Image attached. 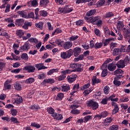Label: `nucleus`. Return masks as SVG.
I'll return each instance as SVG.
<instances>
[{
	"label": "nucleus",
	"instance_id": "nucleus-33",
	"mask_svg": "<svg viewBox=\"0 0 130 130\" xmlns=\"http://www.w3.org/2000/svg\"><path fill=\"white\" fill-rule=\"evenodd\" d=\"M92 118H93V116L92 115H87L83 118L84 120V123L88 122V121H90V120H92Z\"/></svg>",
	"mask_w": 130,
	"mask_h": 130
},
{
	"label": "nucleus",
	"instance_id": "nucleus-62",
	"mask_svg": "<svg viewBox=\"0 0 130 130\" xmlns=\"http://www.w3.org/2000/svg\"><path fill=\"white\" fill-rule=\"evenodd\" d=\"M11 112L13 116H16L17 115V114L18 113V111H17V110L15 109H11Z\"/></svg>",
	"mask_w": 130,
	"mask_h": 130
},
{
	"label": "nucleus",
	"instance_id": "nucleus-4",
	"mask_svg": "<svg viewBox=\"0 0 130 130\" xmlns=\"http://www.w3.org/2000/svg\"><path fill=\"white\" fill-rule=\"evenodd\" d=\"M74 51L73 49H70L66 52H61L60 53V56L63 59H68L73 55Z\"/></svg>",
	"mask_w": 130,
	"mask_h": 130
},
{
	"label": "nucleus",
	"instance_id": "nucleus-38",
	"mask_svg": "<svg viewBox=\"0 0 130 130\" xmlns=\"http://www.w3.org/2000/svg\"><path fill=\"white\" fill-rule=\"evenodd\" d=\"M30 126L36 127V128H40L41 127V125H40V124H38V123H36L35 122H31Z\"/></svg>",
	"mask_w": 130,
	"mask_h": 130
},
{
	"label": "nucleus",
	"instance_id": "nucleus-29",
	"mask_svg": "<svg viewBox=\"0 0 130 130\" xmlns=\"http://www.w3.org/2000/svg\"><path fill=\"white\" fill-rule=\"evenodd\" d=\"M58 71H59L58 68L52 69L47 72V75H48V76H51V75H52L54 73H58Z\"/></svg>",
	"mask_w": 130,
	"mask_h": 130
},
{
	"label": "nucleus",
	"instance_id": "nucleus-43",
	"mask_svg": "<svg viewBox=\"0 0 130 130\" xmlns=\"http://www.w3.org/2000/svg\"><path fill=\"white\" fill-rule=\"evenodd\" d=\"M35 26L37 27V28L42 30V29H43V22H39L38 23H36Z\"/></svg>",
	"mask_w": 130,
	"mask_h": 130
},
{
	"label": "nucleus",
	"instance_id": "nucleus-57",
	"mask_svg": "<svg viewBox=\"0 0 130 130\" xmlns=\"http://www.w3.org/2000/svg\"><path fill=\"white\" fill-rule=\"evenodd\" d=\"M28 41H29V42H31L32 43H38V40H37V39L36 38H30L29 40Z\"/></svg>",
	"mask_w": 130,
	"mask_h": 130
},
{
	"label": "nucleus",
	"instance_id": "nucleus-37",
	"mask_svg": "<svg viewBox=\"0 0 130 130\" xmlns=\"http://www.w3.org/2000/svg\"><path fill=\"white\" fill-rule=\"evenodd\" d=\"M24 34V32H23V30L21 29L16 31V35L19 37V38H22V36H23Z\"/></svg>",
	"mask_w": 130,
	"mask_h": 130
},
{
	"label": "nucleus",
	"instance_id": "nucleus-40",
	"mask_svg": "<svg viewBox=\"0 0 130 130\" xmlns=\"http://www.w3.org/2000/svg\"><path fill=\"white\" fill-rule=\"evenodd\" d=\"M102 46H103V43L97 42L94 44V49H99V48H101Z\"/></svg>",
	"mask_w": 130,
	"mask_h": 130
},
{
	"label": "nucleus",
	"instance_id": "nucleus-25",
	"mask_svg": "<svg viewBox=\"0 0 130 130\" xmlns=\"http://www.w3.org/2000/svg\"><path fill=\"white\" fill-rule=\"evenodd\" d=\"M17 14L22 18H27V12L23 10L18 11Z\"/></svg>",
	"mask_w": 130,
	"mask_h": 130
},
{
	"label": "nucleus",
	"instance_id": "nucleus-9",
	"mask_svg": "<svg viewBox=\"0 0 130 130\" xmlns=\"http://www.w3.org/2000/svg\"><path fill=\"white\" fill-rule=\"evenodd\" d=\"M72 46H73V42H70V41L63 42V44H62V47L65 50H68V49L72 48Z\"/></svg>",
	"mask_w": 130,
	"mask_h": 130
},
{
	"label": "nucleus",
	"instance_id": "nucleus-44",
	"mask_svg": "<svg viewBox=\"0 0 130 130\" xmlns=\"http://www.w3.org/2000/svg\"><path fill=\"white\" fill-rule=\"evenodd\" d=\"M35 15H36V20H39L41 16L40 14L39 15V9L37 8L35 10Z\"/></svg>",
	"mask_w": 130,
	"mask_h": 130
},
{
	"label": "nucleus",
	"instance_id": "nucleus-45",
	"mask_svg": "<svg viewBox=\"0 0 130 130\" xmlns=\"http://www.w3.org/2000/svg\"><path fill=\"white\" fill-rule=\"evenodd\" d=\"M34 82H35L34 78H29L25 80V83H26V84H32V83H34Z\"/></svg>",
	"mask_w": 130,
	"mask_h": 130
},
{
	"label": "nucleus",
	"instance_id": "nucleus-10",
	"mask_svg": "<svg viewBox=\"0 0 130 130\" xmlns=\"http://www.w3.org/2000/svg\"><path fill=\"white\" fill-rule=\"evenodd\" d=\"M77 77L78 75L76 74H72L70 76H68L67 77L68 82L70 84H72V83H74V82L76 81Z\"/></svg>",
	"mask_w": 130,
	"mask_h": 130
},
{
	"label": "nucleus",
	"instance_id": "nucleus-32",
	"mask_svg": "<svg viewBox=\"0 0 130 130\" xmlns=\"http://www.w3.org/2000/svg\"><path fill=\"white\" fill-rule=\"evenodd\" d=\"M43 83L46 84H53L54 83V79L51 78L45 79L44 80Z\"/></svg>",
	"mask_w": 130,
	"mask_h": 130
},
{
	"label": "nucleus",
	"instance_id": "nucleus-19",
	"mask_svg": "<svg viewBox=\"0 0 130 130\" xmlns=\"http://www.w3.org/2000/svg\"><path fill=\"white\" fill-rule=\"evenodd\" d=\"M31 26L32 22H30L28 21H24L23 25H22V28L23 29H24V30H28V28H29V27H31Z\"/></svg>",
	"mask_w": 130,
	"mask_h": 130
},
{
	"label": "nucleus",
	"instance_id": "nucleus-14",
	"mask_svg": "<svg viewBox=\"0 0 130 130\" xmlns=\"http://www.w3.org/2000/svg\"><path fill=\"white\" fill-rule=\"evenodd\" d=\"M24 22H25V20H24L23 19H22V18L17 19L15 21V25H16V26H18L19 27H22V26L24 25Z\"/></svg>",
	"mask_w": 130,
	"mask_h": 130
},
{
	"label": "nucleus",
	"instance_id": "nucleus-13",
	"mask_svg": "<svg viewBox=\"0 0 130 130\" xmlns=\"http://www.w3.org/2000/svg\"><path fill=\"white\" fill-rule=\"evenodd\" d=\"M83 65L82 64H78L75 69L71 70V73L77 72L78 73H82L84 71V68H83Z\"/></svg>",
	"mask_w": 130,
	"mask_h": 130
},
{
	"label": "nucleus",
	"instance_id": "nucleus-15",
	"mask_svg": "<svg viewBox=\"0 0 130 130\" xmlns=\"http://www.w3.org/2000/svg\"><path fill=\"white\" fill-rule=\"evenodd\" d=\"M11 83V81L10 80H6L4 83V89L5 90H11L12 89V85L10 84Z\"/></svg>",
	"mask_w": 130,
	"mask_h": 130
},
{
	"label": "nucleus",
	"instance_id": "nucleus-42",
	"mask_svg": "<svg viewBox=\"0 0 130 130\" xmlns=\"http://www.w3.org/2000/svg\"><path fill=\"white\" fill-rule=\"evenodd\" d=\"M49 3V0H41L40 5V6H42V7H43V6H46Z\"/></svg>",
	"mask_w": 130,
	"mask_h": 130
},
{
	"label": "nucleus",
	"instance_id": "nucleus-58",
	"mask_svg": "<svg viewBox=\"0 0 130 130\" xmlns=\"http://www.w3.org/2000/svg\"><path fill=\"white\" fill-rule=\"evenodd\" d=\"M101 116H102V118H105L108 115V112L105 111L102 112L101 114Z\"/></svg>",
	"mask_w": 130,
	"mask_h": 130
},
{
	"label": "nucleus",
	"instance_id": "nucleus-16",
	"mask_svg": "<svg viewBox=\"0 0 130 130\" xmlns=\"http://www.w3.org/2000/svg\"><path fill=\"white\" fill-rule=\"evenodd\" d=\"M99 83H101V80L99 79H97V77L94 76L91 79V84L93 86H95L96 84H99Z\"/></svg>",
	"mask_w": 130,
	"mask_h": 130
},
{
	"label": "nucleus",
	"instance_id": "nucleus-20",
	"mask_svg": "<svg viewBox=\"0 0 130 130\" xmlns=\"http://www.w3.org/2000/svg\"><path fill=\"white\" fill-rule=\"evenodd\" d=\"M71 89V87L69 84H64L61 86V92H68Z\"/></svg>",
	"mask_w": 130,
	"mask_h": 130
},
{
	"label": "nucleus",
	"instance_id": "nucleus-35",
	"mask_svg": "<svg viewBox=\"0 0 130 130\" xmlns=\"http://www.w3.org/2000/svg\"><path fill=\"white\" fill-rule=\"evenodd\" d=\"M123 36L125 39H129L130 37V29L127 30V31H124Z\"/></svg>",
	"mask_w": 130,
	"mask_h": 130
},
{
	"label": "nucleus",
	"instance_id": "nucleus-46",
	"mask_svg": "<svg viewBox=\"0 0 130 130\" xmlns=\"http://www.w3.org/2000/svg\"><path fill=\"white\" fill-rule=\"evenodd\" d=\"M90 87V83H88L85 85H84L83 86L80 87V90H81L82 91H84L85 90H87V89H88V88H89Z\"/></svg>",
	"mask_w": 130,
	"mask_h": 130
},
{
	"label": "nucleus",
	"instance_id": "nucleus-11",
	"mask_svg": "<svg viewBox=\"0 0 130 130\" xmlns=\"http://www.w3.org/2000/svg\"><path fill=\"white\" fill-rule=\"evenodd\" d=\"M111 105L114 107V109L112 110V114H116V113H118L119 111V107H118V105L114 102L111 103Z\"/></svg>",
	"mask_w": 130,
	"mask_h": 130
},
{
	"label": "nucleus",
	"instance_id": "nucleus-30",
	"mask_svg": "<svg viewBox=\"0 0 130 130\" xmlns=\"http://www.w3.org/2000/svg\"><path fill=\"white\" fill-rule=\"evenodd\" d=\"M124 27V24H123V22H122L121 21H118L117 23V28L118 30H120V29H122Z\"/></svg>",
	"mask_w": 130,
	"mask_h": 130
},
{
	"label": "nucleus",
	"instance_id": "nucleus-59",
	"mask_svg": "<svg viewBox=\"0 0 130 130\" xmlns=\"http://www.w3.org/2000/svg\"><path fill=\"white\" fill-rule=\"evenodd\" d=\"M118 79H115L113 81V83L114 84H115V86H116V87H119V86H120L121 85V82H120V81L116 80Z\"/></svg>",
	"mask_w": 130,
	"mask_h": 130
},
{
	"label": "nucleus",
	"instance_id": "nucleus-23",
	"mask_svg": "<svg viewBox=\"0 0 130 130\" xmlns=\"http://www.w3.org/2000/svg\"><path fill=\"white\" fill-rule=\"evenodd\" d=\"M47 112L49 114H51V115H54L55 114V110L51 107L47 108Z\"/></svg>",
	"mask_w": 130,
	"mask_h": 130
},
{
	"label": "nucleus",
	"instance_id": "nucleus-2",
	"mask_svg": "<svg viewBox=\"0 0 130 130\" xmlns=\"http://www.w3.org/2000/svg\"><path fill=\"white\" fill-rule=\"evenodd\" d=\"M74 11L73 7H70V5H66L64 7H60L58 9L59 14H70L72 11Z\"/></svg>",
	"mask_w": 130,
	"mask_h": 130
},
{
	"label": "nucleus",
	"instance_id": "nucleus-5",
	"mask_svg": "<svg viewBox=\"0 0 130 130\" xmlns=\"http://www.w3.org/2000/svg\"><path fill=\"white\" fill-rule=\"evenodd\" d=\"M30 48H31V44L29 43V42L27 41L24 43L23 46L20 47V52L28 51Z\"/></svg>",
	"mask_w": 130,
	"mask_h": 130
},
{
	"label": "nucleus",
	"instance_id": "nucleus-12",
	"mask_svg": "<svg viewBox=\"0 0 130 130\" xmlns=\"http://www.w3.org/2000/svg\"><path fill=\"white\" fill-rule=\"evenodd\" d=\"M24 70L27 71V73H34L36 68L33 66L28 65L24 67Z\"/></svg>",
	"mask_w": 130,
	"mask_h": 130
},
{
	"label": "nucleus",
	"instance_id": "nucleus-8",
	"mask_svg": "<svg viewBox=\"0 0 130 130\" xmlns=\"http://www.w3.org/2000/svg\"><path fill=\"white\" fill-rule=\"evenodd\" d=\"M125 58H124V60H120L117 63H116L117 68L119 69H123L124 67H125V64H127V63H129L128 62L126 63L125 62Z\"/></svg>",
	"mask_w": 130,
	"mask_h": 130
},
{
	"label": "nucleus",
	"instance_id": "nucleus-61",
	"mask_svg": "<svg viewBox=\"0 0 130 130\" xmlns=\"http://www.w3.org/2000/svg\"><path fill=\"white\" fill-rule=\"evenodd\" d=\"M94 32L95 35H96V36H101V31H100V30H99V29H97V28L94 29Z\"/></svg>",
	"mask_w": 130,
	"mask_h": 130
},
{
	"label": "nucleus",
	"instance_id": "nucleus-56",
	"mask_svg": "<svg viewBox=\"0 0 130 130\" xmlns=\"http://www.w3.org/2000/svg\"><path fill=\"white\" fill-rule=\"evenodd\" d=\"M84 24V20H79L76 22V25L77 26H83Z\"/></svg>",
	"mask_w": 130,
	"mask_h": 130
},
{
	"label": "nucleus",
	"instance_id": "nucleus-22",
	"mask_svg": "<svg viewBox=\"0 0 130 130\" xmlns=\"http://www.w3.org/2000/svg\"><path fill=\"white\" fill-rule=\"evenodd\" d=\"M36 67L38 69V71H41V70H45L47 67L44 66L43 63H38L36 65Z\"/></svg>",
	"mask_w": 130,
	"mask_h": 130
},
{
	"label": "nucleus",
	"instance_id": "nucleus-21",
	"mask_svg": "<svg viewBox=\"0 0 130 130\" xmlns=\"http://www.w3.org/2000/svg\"><path fill=\"white\" fill-rule=\"evenodd\" d=\"M56 120H61L63 118L62 115L55 113L54 115H51Z\"/></svg>",
	"mask_w": 130,
	"mask_h": 130
},
{
	"label": "nucleus",
	"instance_id": "nucleus-24",
	"mask_svg": "<svg viewBox=\"0 0 130 130\" xmlns=\"http://www.w3.org/2000/svg\"><path fill=\"white\" fill-rule=\"evenodd\" d=\"M60 33H62V30L60 28L57 27L54 31L52 32V36L57 35V34H60Z\"/></svg>",
	"mask_w": 130,
	"mask_h": 130
},
{
	"label": "nucleus",
	"instance_id": "nucleus-55",
	"mask_svg": "<svg viewBox=\"0 0 130 130\" xmlns=\"http://www.w3.org/2000/svg\"><path fill=\"white\" fill-rule=\"evenodd\" d=\"M118 125H112L109 127V130H118Z\"/></svg>",
	"mask_w": 130,
	"mask_h": 130
},
{
	"label": "nucleus",
	"instance_id": "nucleus-50",
	"mask_svg": "<svg viewBox=\"0 0 130 130\" xmlns=\"http://www.w3.org/2000/svg\"><path fill=\"white\" fill-rule=\"evenodd\" d=\"M63 97H64V94L62 92L59 93L57 95V100H62Z\"/></svg>",
	"mask_w": 130,
	"mask_h": 130
},
{
	"label": "nucleus",
	"instance_id": "nucleus-26",
	"mask_svg": "<svg viewBox=\"0 0 130 130\" xmlns=\"http://www.w3.org/2000/svg\"><path fill=\"white\" fill-rule=\"evenodd\" d=\"M121 52H120V48H115L113 50V55L116 56V55H118L119 54H120Z\"/></svg>",
	"mask_w": 130,
	"mask_h": 130
},
{
	"label": "nucleus",
	"instance_id": "nucleus-49",
	"mask_svg": "<svg viewBox=\"0 0 130 130\" xmlns=\"http://www.w3.org/2000/svg\"><path fill=\"white\" fill-rule=\"evenodd\" d=\"M30 109H32V110H38L39 109H40V107L38 105H34L30 107Z\"/></svg>",
	"mask_w": 130,
	"mask_h": 130
},
{
	"label": "nucleus",
	"instance_id": "nucleus-64",
	"mask_svg": "<svg viewBox=\"0 0 130 130\" xmlns=\"http://www.w3.org/2000/svg\"><path fill=\"white\" fill-rule=\"evenodd\" d=\"M10 10H11V4H7L6 7L5 13H9V12H10Z\"/></svg>",
	"mask_w": 130,
	"mask_h": 130
},
{
	"label": "nucleus",
	"instance_id": "nucleus-18",
	"mask_svg": "<svg viewBox=\"0 0 130 130\" xmlns=\"http://www.w3.org/2000/svg\"><path fill=\"white\" fill-rule=\"evenodd\" d=\"M73 51L74 53V56L77 57L78 55H79V54L81 53V51H82V48L77 47L75 48Z\"/></svg>",
	"mask_w": 130,
	"mask_h": 130
},
{
	"label": "nucleus",
	"instance_id": "nucleus-54",
	"mask_svg": "<svg viewBox=\"0 0 130 130\" xmlns=\"http://www.w3.org/2000/svg\"><path fill=\"white\" fill-rule=\"evenodd\" d=\"M102 118L101 114H97L94 116L93 120H100Z\"/></svg>",
	"mask_w": 130,
	"mask_h": 130
},
{
	"label": "nucleus",
	"instance_id": "nucleus-53",
	"mask_svg": "<svg viewBox=\"0 0 130 130\" xmlns=\"http://www.w3.org/2000/svg\"><path fill=\"white\" fill-rule=\"evenodd\" d=\"M108 73V71L107 70V69H104L101 74L102 78H105V77L107 76Z\"/></svg>",
	"mask_w": 130,
	"mask_h": 130
},
{
	"label": "nucleus",
	"instance_id": "nucleus-31",
	"mask_svg": "<svg viewBox=\"0 0 130 130\" xmlns=\"http://www.w3.org/2000/svg\"><path fill=\"white\" fill-rule=\"evenodd\" d=\"M23 102V98L22 96H18L16 100H15V103H16L18 105L21 104Z\"/></svg>",
	"mask_w": 130,
	"mask_h": 130
},
{
	"label": "nucleus",
	"instance_id": "nucleus-48",
	"mask_svg": "<svg viewBox=\"0 0 130 130\" xmlns=\"http://www.w3.org/2000/svg\"><path fill=\"white\" fill-rule=\"evenodd\" d=\"M21 58L24 60H28L29 57L28 56V54H27V53H23L21 55Z\"/></svg>",
	"mask_w": 130,
	"mask_h": 130
},
{
	"label": "nucleus",
	"instance_id": "nucleus-3",
	"mask_svg": "<svg viewBox=\"0 0 130 130\" xmlns=\"http://www.w3.org/2000/svg\"><path fill=\"white\" fill-rule=\"evenodd\" d=\"M87 106L92 110H97L99 107V104L95 102L94 100H90L87 102Z\"/></svg>",
	"mask_w": 130,
	"mask_h": 130
},
{
	"label": "nucleus",
	"instance_id": "nucleus-27",
	"mask_svg": "<svg viewBox=\"0 0 130 130\" xmlns=\"http://www.w3.org/2000/svg\"><path fill=\"white\" fill-rule=\"evenodd\" d=\"M95 13H96V10L92 9L88 11L86 14V16L87 17H91V16H94Z\"/></svg>",
	"mask_w": 130,
	"mask_h": 130
},
{
	"label": "nucleus",
	"instance_id": "nucleus-39",
	"mask_svg": "<svg viewBox=\"0 0 130 130\" xmlns=\"http://www.w3.org/2000/svg\"><path fill=\"white\" fill-rule=\"evenodd\" d=\"M47 12L45 11V10H41L39 12V15L41 16V17H44L45 18V17H47Z\"/></svg>",
	"mask_w": 130,
	"mask_h": 130
},
{
	"label": "nucleus",
	"instance_id": "nucleus-51",
	"mask_svg": "<svg viewBox=\"0 0 130 130\" xmlns=\"http://www.w3.org/2000/svg\"><path fill=\"white\" fill-rule=\"evenodd\" d=\"M109 98H106L102 99L101 101V104H103V105H106L107 104L108 101H109Z\"/></svg>",
	"mask_w": 130,
	"mask_h": 130
},
{
	"label": "nucleus",
	"instance_id": "nucleus-36",
	"mask_svg": "<svg viewBox=\"0 0 130 130\" xmlns=\"http://www.w3.org/2000/svg\"><path fill=\"white\" fill-rule=\"evenodd\" d=\"M10 120L11 122H13L14 124H18V123H20V121L18 120V118L14 117H11L10 118Z\"/></svg>",
	"mask_w": 130,
	"mask_h": 130
},
{
	"label": "nucleus",
	"instance_id": "nucleus-17",
	"mask_svg": "<svg viewBox=\"0 0 130 130\" xmlns=\"http://www.w3.org/2000/svg\"><path fill=\"white\" fill-rule=\"evenodd\" d=\"M108 70H109L110 72H113L115 71V70H116V64L114 63L113 62L109 64L108 66Z\"/></svg>",
	"mask_w": 130,
	"mask_h": 130
},
{
	"label": "nucleus",
	"instance_id": "nucleus-63",
	"mask_svg": "<svg viewBox=\"0 0 130 130\" xmlns=\"http://www.w3.org/2000/svg\"><path fill=\"white\" fill-rule=\"evenodd\" d=\"M105 0H100L98 2V5L100 7H102L105 4Z\"/></svg>",
	"mask_w": 130,
	"mask_h": 130
},
{
	"label": "nucleus",
	"instance_id": "nucleus-34",
	"mask_svg": "<svg viewBox=\"0 0 130 130\" xmlns=\"http://www.w3.org/2000/svg\"><path fill=\"white\" fill-rule=\"evenodd\" d=\"M14 88L17 91H21L22 90V85L20 83H16L14 85Z\"/></svg>",
	"mask_w": 130,
	"mask_h": 130
},
{
	"label": "nucleus",
	"instance_id": "nucleus-28",
	"mask_svg": "<svg viewBox=\"0 0 130 130\" xmlns=\"http://www.w3.org/2000/svg\"><path fill=\"white\" fill-rule=\"evenodd\" d=\"M105 17L106 19H110L114 17V13L112 12H108L106 13Z\"/></svg>",
	"mask_w": 130,
	"mask_h": 130
},
{
	"label": "nucleus",
	"instance_id": "nucleus-1",
	"mask_svg": "<svg viewBox=\"0 0 130 130\" xmlns=\"http://www.w3.org/2000/svg\"><path fill=\"white\" fill-rule=\"evenodd\" d=\"M85 20L88 23H91L92 25H96L98 27L102 26L103 21L101 20L100 16H96L95 17H85Z\"/></svg>",
	"mask_w": 130,
	"mask_h": 130
},
{
	"label": "nucleus",
	"instance_id": "nucleus-6",
	"mask_svg": "<svg viewBox=\"0 0 130 130\" xmlns=\"http://www.w3.org/2000/svg\"><path fill=\"white\" fill-rule=\"evenodd\" d=\"M72 71L70 69L66 70L65 71H61V73L62 75L59 76L58 77V81H62L64 80L66 78V75H69V74H71Z\"/></svg>",
	"mask_w": 130,
	"mask_h": 130
},
{
	"label": "nucleus",
	"instance_id": "nucleus-7",
	"mask_svg": "<svg viewBox=\"0 0 130 130\" xmlns=\"http://www.w3.org/2000/svg\"><path fill=\"white\" fill-rule=\"evenodd\" d=\"M114 75L116 77L114 78V80L121 79V78L123 77V76H122V75H123V71L121 69H117L114 72Z\"/></svg>",
	"mask_w": 130,
	"mask_h": 130
},
{
	"label": "nucleus",
	"instance_id": "nucleus-47",
	"mask_svg": "<svg viewBox=\"0 0 130 130\" xmlns=\"http://www.w3.org/2000/svg\"><path fill=\"white\" fill-rule=\"evenodd\" d=\"M110 90V87L108 86H106L104 88V92L106 95H108V94H109V92Z\"/></svg>",
	"mask_w": 130,
	"mask_h": 130
},
{
	"label": "nucleus",
	"instance_id": "nucleus-41",
	"mask_svg": "<svg viewBox=\"0 0 130 130\" xmlns=\"http://www.w3.org/2000/svg\"><path fill=\"white\" fill-rule=\"evenodd\" d=\"M63 42V41H62L60 40V39H57L55 40V43L58 45V46H60L61 47H62V43Z\"/></svg>",
	"mask_w": 130,
	"mask_h": 130
},
{
	"label": "nucleus",
	"instance_id": "nucleus-52",
	"mask_svg": "<svg viewBox=\"0 0 130 130\" xmlns=\"http://www.w3.org/2000/svg\"><path fill=\"white\" fill-rule=\"evenodd\" d=\"M79 38V36H72L71 37H70L69 38V40L71 42H72V41H76V40H77V39Z\"/></svg>",
	"mask_w": 130,
	"mask_h": 130
},
{
	"label": "nucleus",
	"instance_id": "nucleus-60",
	"mask_svg": "<svg viewBox=\"0 0 130 130\" xmlns=\"http://www.w3.org/2000/svg\"><path fill=\"white\" fill-rule=\"evenodd\" d=\"M125 50H126V46L121 45V48L120 49V52L121 53V52H125Z\"/></svg>",
	"mask_w": 130,
	"mask_h": 130
}]
</instances>
